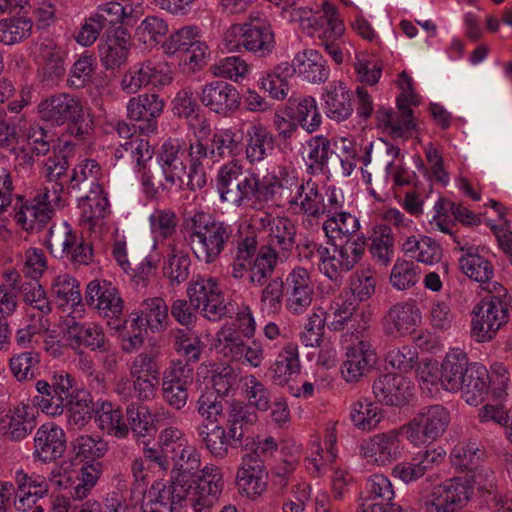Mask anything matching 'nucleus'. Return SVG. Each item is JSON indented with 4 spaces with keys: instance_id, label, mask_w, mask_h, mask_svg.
<instances>
[{
    "instance_id": "obj_56",
    "label": "nucleus",
    "mask_w": 512,
    "mask_h": 512,
    "mask_svg": "<svg viewBox=\"0 0 512 512\" xmlns=\"http://www.w3.org/2000/svg\"><path fill=\"white\" fill-rule=\"evenodd\" d=\"M183 433L173 427L165 428L162 430L158 437V447L163 449L167 454L178 457L176 463L186 465L187 456L189 453H196L193 449L184 447Z\"/></svg>"
},
{
    "instance_id": "obj_50",
    "label": "nucleus",
    "mask_w": 512,
    "mask_h": 512,
    "mask_svg": "<svg viewBox=\"0 0 512 512\" xmlns=\"http://www.w3.org/2000/svg\"><path fill=\"white\" fill-rule=\"evenodd\" d=\"M33 22L26 15L12 16L0 20V42L13 45L29 38L32 34Z\"/></svg>"
},
{
    "instance_id": "obj_49",
    "label": "nucleus",
    "mask_w": 512,
    "mask_h": 512,
    "mask_svg": "<svg viewBox=\"0 0 512 512\" xmlns=\"http://www.w3.org/2000/svg\"><path fill=\"white\" fill-rule=\"evenodd\" d=\"M403 251L411 258L424 264L433 265L442 258L441 246L432 238L423 236L416 238L409 237L402 245Z\"/></svg>"
},
{
    "instance_id": "obj_41",
    "label": "nucleus",
    "mask_w": 512,
    "mask_h": 512,
    "mask_svg": "<svg viewBox=\"0 0 512 512\" xmlns=\"http://www.w3.org/2000/svg\"><path fill=\"white\" fill-rule=\"evenodd\" d=\"M286 261L274 250L261 246L257 255L249 262V283L262 287L273 275L279 262Z\"/></svg>"
},
{
    "instance_id": "obj_60",
    "label": "nucleus",
    "mask_w": 512,
    "mask_h": 512,
    "mask_svg": "<svg viewBox=\"0 0 512 512\" xmlns=\"http://www.w3.org/2000/svg\"><path fill=\"white\" fill-rule=\"evenodd\" d=\"M160 356L161 349L159 347L139 353L131 363L130 376L145 375L157 381L160 374Z\"/></svg>"
},
{
    "instance_id": "obj_42",
    "label": "nucleus",
    "mask_w": 512,
    "mask_h": 512,
    "mask_svg": "<svg viewBox=\"0 0 512 512\" xmlns=\"http://www.w3.org/2000/svg\"><path fill=\"white\" fill-rule=\"evenodd\" d=\"M323 231L329 242L365 237L361 234L360 223L356 216L349 212H340L330 216L323 223Z\"/></svg>"
},
{
    "instance_id": "obj_27",
    "label": "nucleus",
    "mask_w": 512,
    "mask_h": 512,
    "mask_svg": "<svg viewBox=\"0 0 512 512\" xmlns=\"http://www.w3.org/2000/svg\"><path fill=\"white\" fill-rule=\"evenodd\" d=\"M411 101L408 103V96L401 94L397 97L398 113L390 108H379L376 111V118L380 124L389 129L393 137H402L415 129V121L411 105H415L414 96L411 94Z\"/></svg>"
},
{
    "instance_id": "obj_39",
    "label": "nucleus",
    "mask_w": 512,
    "mask_h": 512,
    "mask_svg": "<svg viewBox=\"0 0 512 512\" xmlns=\"http://www.w3.org/2000/svg\"><path fill=\"white\" fill-rule=\"evenodd\" d=\"M28 409L27 405L20 404L0 416V433L12 441H21L29 435L34 428V420L29 417Z\"/></svg>"
},
{
    "instance_id": "obj_52",
    "label": "nucleus",
    "mask_w": 512,
    "mask_h": 512,
    "mask_svg": "<svg viewBox=\"0 0 512 512\" xmlns=\"http://www.w3.org/2000/svg\"><path fill=\"white\" fill-rule=\"evenodd\" d=\"M230 400L220 398L215 391H203L199 396L196 409L198 414L209 423H219L225 418Z\"/></svg>"
},
{
    "instance_id": "obj_62",
    "label": "nucleus",
    "mask_w": 512,
    "mask_h": 512,
    "mask_svg": "<svg viewBox=\"0 0 512 512\" xmlns=\"http://www.w3.org/2000/svg\"><path fill=\"white\" fill-rule=\"evenodd\" d=\"M36 390L38 395L34 397V402L43 412L52 416L61 415L63 413L64 403L60 399V396L56 394V391L53 392L54 387L52 383L39 380L36 383Z\"/></svg>"
},
{
    "instance_id": "obj_59",
    "label": "nucleus",
    "mask_w": 512,
    "mask_h": 512,
    "mask_svg": "<svg viewBox=\"0 0 512 512\" xmlns=\"http://www.w3.org/2000/svg\"><path fill=\"white\" fill-rule=\"evenodd\" d=\"M350 418L359 429L372 430L376 428L382 416L377 405L367 400H359L353 403Z\"/></svg>"
},
{
    "instance_id": "obj_63",
    "label": "nucleus",
    "mask_w": 512,
    "mask_h": 512,
    "mask_svg": "<svg viewBox=\"0 0 512 512\" xmlns=\"http://www.w3.org/2000/svg\"><path fill=\"white\" fill-rule=\"evenodd\" d=\"M129 431L136 436H145L154 430V420L148 408L131 403L126 408Z\"/></svg>"
},
{
    "instance_id": "obj_44",
    "label": "nucleus",
    "mask_w": 512,
    "mask_h": 512,
    "mask_svg": "<svg viewBox=\"0 0 512 512\" xmlns=\"http://www.w3.org/2000/svg\"><path fill=\"white\" fill-rule=\"evenodd\" d=\"M51 293L56 305L65 311L66 307L73 308L78 311V307L82 306V296L79 282L68 274L57 276L51 287Z\"/></svg>"
},
{
    "instance_id": "obj_20",
    "label": "nucleus",
    "mask_w": 512,
    "mask_h": 512,
    "mask_svg": "<svg viewBox=\"0 0 512 512\" xmlns=\"http://www.w3.org/2000/svg\"><path fill=\"white\" fill-rule=\"evenodd\" d=\"M33 458L40 463H52L61 458L66 451V433L54 423H45L35 432Z\"/></svg>"
},
{
    "instance_id": "obj_6",
    "label": "nucleus",
    "mask_w": 512,
    "mask_h": 512,
    "mask_svg": "<svg viewBox=\"0 0 512 512\" xmlns=\"http://www.w3.org/2000/svg\"><path fill=\"white\" fill-rule=\"evenodd\" d=\"M224 46L231 52L248 51L265 57L274 49V33L268 20L250 16L249 21L231 25L223 36Z\"/></svg>"
},
{
    "instance_id": "obj_7",
    "label": "nucleus",
    "mask_w": 512,
    "mask_h": 512,
    "mask_svg": "<svg viewBox=\"0 0 512 512\" xmlns=\"http://www.w3.org/2000/svg\"><path fill=\"white\" fill-rule=\"evenodd\" d=\"M493 287L495 294L484 297L472 311L470 337L478 343L493 340L508 322V305L504 300L507 291L499 283H494Z\"/></svg>"
},
{
    "instance_id": "obj_46",
    "label": "nucleus",
    "mask_w": 512,
    "mask_h": 512,
    "mask_svg": "<svg viewBox=\"0 0 512 512\" xmlns=\"http://www.w3.org/2000/svg\"><path fill=\"white\" fill-rule=\"evenodd\" d=\"M66 53L52 41L43 42L39 46V64L45 79L55 80L64 76Z\"/></svg>"
},
{
    "instance_id": "obj_29",
    "label": "nucleus",
    "mask_w": 512,
    "mask_h": 512,
    "mask_svg": "<svg viewBox=\"0 0 512 512\" xmlns=\"http://www.w3.org/2000/svg\"><path fill=\"white\" fill-rule=\"evenodd\" d=\"M131 326L134 329L152 332L164 331L169 322L168 306L161 297L148 298L144 300L138 311L132 313Z\"/></svg>"
},
{
    "instance_id": "obj_22",
    "label": "nucleus",
    "mask_w": 512,
    "mask_h": 512,
    "mask_svg": "<svg viewBox=\"0 0 512 512\" xmlns=\"http://www.w3.org/2000/svg\"><path fill=\"white\" fill-rule=\"evenodd\" d=\"M421 322V312L414 301L392 305L382 318L385 335L402 337L412 333Z\"/></svg>"
},
{
    "instance_id": "obj_37",
    "label": "nucleus",
    "mask_w": 512,
    "mask_h": 512,
    "mask_svg": "<svg viewBox=\"0 0 512 512\" xmlns=\"http://www.w3.org/2000/svg\"><path fill=\"white\" fill-rule=\"evenodd\" d=\"M290 66L293 74L298 73L311 83H323L329 76L326 61L318 51L313 49L297 53Z\"/></svg>"
},
{
    "instance_id": "obj_18",
    "label": "nucleus",
    "mask_w": 512,
    "mask_h": 512,
    "mask_svg": "<svg viewBox=\"0 0 512 512\" xmlns=\"http://www.w3.org/2000/svg\"><path fill=\"white\" fill-rule=\"evenodd\" d=\"M469 500V487L461 478L446 480L434 488L426 502L428 512H461Z\"/></svg>"
},
{
    "instance_id": "obj_48",
    "label": "nucleus",
    "mask_w": 512,
    "mask_h": 512,
    "mask_svg": "<svg viewBox=\"0 0 512 512\" xmlns=\"http://www.w3.org/2000/svg\"><path fill=\"white\" fill-rule=\"evenodd\" d=\"M246 156L250 163L263 160L273 150L271 133L261 124H252L246 133Z\"/></svg>"
},
{
    "instance_id": "obj_31",
    "label": "nucleus",
    "mask_w": 512,
    "mask_h": 512,
    "mask_svg": "<svg viewBox=\"0 0 512 512\" xmlns=\"http://www.w3.org/2000/svg\"><path fill=\"white\" fill-rule=\"evenodd\" d=\"M186 153L189 167L186 185L191 191L200 190L207 183V173L204 162L209 159H214L215 156L211 151L207 139H199L194 143H190L188 147L186 146Z\"/></svg>"
},
{
    "instance_id": "obj_1",
    "label": "nucleus",
    "mask_w": 512,
    "mask_h": 512,
    "mask_svg": "<svg viewBox=\"0 0 512 512\" xmlns=\"http://www.w3.org/2000/svg\"><path fill=\"white\" fill-rule=\"evenodd\" d=\"M200 467V458L197 453H189L186 465L176 463L171 471V484L164 486L157 484V496L152 500V507L165 509L166 512H175L176 505H191L195 512H210V508L218 502L224 481L221 470L216 466H205L200 474H196Z\"/></svg>"
},
{
    "instance_id": "obj_61",
    "label": "nucleus",
    "mask_w": 512,
    "mask_h": 512,
    "mask_svg": "<svg viewBox=\"0 0 512 512\" xmlns=\"http://www.w3.org/2000/svg\"><path fill=\"white\" fill-rule=\"evenodd\" d=\"M167 32L168 24L157 16L146 17L136 29L139 41L147 46L160 43Z\"/></svg>"
},
{
    "instance_id": "obj_30",
    "label": "nucleus",
    "mask_w": 512,
    "mask_h": 512,
    "mask_svg": "<svg viewBox=\"0 0 512 512\" xmlns=\"http://www.w3.org/2000/svg\"><path fill=\"white\" fill-rule=\"evenodd\" d=\"M282 114L293 118L308 133L315 132L322 122L316 100L312 96H290L282 107Z\"/></svg>"
},
{
    "instance_id": "obj_28",
    "label": "nucleus",
    "mask_w": 512,
    "mask_h": 512,
    "mask_svg": "<svg viewBox=\"0 0 512 512\" xmlns=\"http://www.w3.org/2000/svg\"><path fill=\"white\" fill-rule=\"evenodd\" d=\"M130 47V35L123 26L107 30L104 42L99 46L100 60L110 70L119 68L127 60Z\"/></svg>"
},
{
    "instance_id": "obj_25",
    "label": "nucleus",
    "mask_w": 512,
    "mask_h": 512,
    "mask_svg": "<svg viewBox=\"0 0 512 512\" xmlns=\"http://www.w3.org/2000/svg\"><path fill=\"white\" fill-rule=\"evenodd\" d=\"M196 434L200 444L217 459H225L232 450L242 445L229 429L220 423L212 427L208 423H201L196 428Z\"/></svg>"
},
{
    "instance_id": "obj_40",
    "label": "nucleus",
    "mask_w": 512,
    "mask_h": 512,
    "mask_svg": "<svg viewBox=\"0 0 512 512\" xmlns=\"http://www.w3.org/2000/svg\"><path fill=\"white\" fill-rule=\"evenodd\" d=\"M289 204L298 206L303 213L315 218L326 213L325 197L311 179L297 185L296 195L289 200Z\"/></svg>"
},
{
    "instance_id": "obj_34",
    "label": "nucleus",
    "mask_w": 512,
    "mask_h": 512,
    "mask_svg": "<svg viewBox=\"0 0 512 512\" xmlns=\"http://www.w3.org/2000/svg\"><path fill=\"white\" fill-rule=\"evenodd\" d=\"M459 250L465 252V254L459 258V266L462 272L470 279L481 284H486L485 289L488 290L490 294H495L493 287L495 282H490L494 276L492 263L476 253V249L472 246H459Z\"/></svg>"
},
{
    "instance_id": "obj_3",
    "label": "nucleus",
    "mask_w": 512,
    "mask_h": 512,
    "mask_svg": "<svg viewBox=\"0 0 512 512\" xmlns=\"http://www.w3.org/2000/svg\"><path fill=\"white\" fill-rule=\"evenodd\" d=\"M183 227L194 257L207 265L216 262L237 236L232 224L202 210L185 216Z\"/></svg>"
},
{
    "instance_id": "obj_38",
    "label": "nucleus",
    "mask_w": 512,
    "mask_h": 512,
    "mask_svg": "<svg viewBox=\"0 0 512 512\" xmlns=\"http://www.w3.org/2000/svg\"><path fill=\"white\" fill-rule=\"evenodd\" d=\"M225 418V426L241 444L250 428L258 421V415L254 408L239 400L229 402Z\"/></svg>"
},
{
    "instance_id": "obj_5",
    "label": "nucleus",
    "mask_w": 512,
    "mask_h": 512,
    "mask_svg": "<svg viewBox=\"0 0 512 512\" xmlns=\"http://www.w3.org/2000/svg\"><path fill=\"white\" fill-rule=\"evenodd\" d=\"M37 111L39 118L53 127L67 125L69 134L78 140H83L92 129L86 121L82 101L70 93L57 92L45 97Z\"/></svg>"
},
{
    "instance_id": "obj_36",
    "label": "nucleus",
    "mask_w": 512,
    "mask_h": 512,
    "mask_svg": "<svg viewBox=\"0 0 512 512\" xmlns=\"http://www.w3.org/2000/svg\"><path fill=\"white\" fill-rule=\"evenodd\" d=\"M263 477L264 465L262 462L251 457H243L236 475L239 491L249 498L261 495L266 489Z\"/></svg>"
},
{
    "instance_id": "obj_64",
    "label": "nucleus",
    "mask_w": 512,
    "mask_h": 512,
    "mask_svg": "<svg viewBox=\"0 0 512 512\" xmlns=\"http://www.w3.org/2000/svg\"><path fill=\"white\" fill-rule=\"evenodd\" d=\"M219 352L230 361H240L242 359L243 340L241 334L232 329H222L217 334Z\"/></svg>"
},
{
    "instance_id": "obj_12",
    "label": "nucleus",
    "mask_w": 512,
    "mask_h": 512,
    "mask_svg": "<svg viewBox=\"0 0 512 512\" xmlns=\"http://www.w3.org/2000/svg\"><path fill=\"white\" fill-rule=\"evenodd\" d=\"M345 356L341 374L348 383H357L366 377L378 361L374 343L367 335L357 336L355 341L347 346Z\"/></svg>"
},
{
    "instance_id": "obj_14",
    "label": "nucleus",
    "mask_w": 512,
    "mask_h": 512,
    "mask_svg": "<svg viewBox=\"0 0 512 512\" xmlns=\"http://www.w3.org/2000/svg\"><path fill=\"white\" fill-rule=\"evenodd\" d=\"M172 74L171 66L166 61L149 59L123 75L121 88L131 94L148 85L166 86L172 82Z\"/></svg>"
},
{
    "instance_id": "obj_11",
    "label": "nucleus",
    "mask_w": 512,
    "mask_h": 512,
    "mask_svg": "<svg viewBox=\"0 0 512 512\" xmlns=\"http://www.w3.org/2000/svg\"><path fill=\"white\" fill-rule=\"evenodd\" d=\"M85 300L101 317L108 319L107 324L111 329L119 330L126 323L124 301L112 282L104 279L90 281L86 287Z\"/></svg>"
},
{
    "instance_id": "obj_17",
    "label": "nucleus",
    "mask_w": 512,
    "mask_h": 512,
    "mask_svg": "<svg viewBox=\"0 0 512 512\" xmlns=\"http://www.w3.org/2000/svg\"><path fill=\"white\" fill-rule=\"evenodd\" d=\"M401 434L403 435L400 427L363 440L360 445L361 454L368 462L387 465L401 457Z\"/></svg>"
},
{
    "instance_id": "obj_23",
    "label": "nucleus",
    "mask_w": 512,
    "mask_h": 512,
    "mask_svg": "<svg viewBox=\"0 0 512 512\" xmlns=\"http://www.w3.org/2000/svg\"><path fill=\"white\" fill-rule=\"evenodd\" d=\"M53 209L48 201V193H38L31 201L22 203L15 213V221L27 232H41L51 221Z\"/></svg>"
},
{
    "instance_id": "obj_4",
    "label": "nucleus",
    "mask_w": 512,
    "mask_h": 512,
    "mask_svg": "<svg viewBox=\"0 0 512 512\" xmlns=\"http://www.w3.org/2000/svg\"><path fill=\"white\" fill-rule=\"evenodd\" d=\"M440 381L445 390L461 391L465 401L477 405L488 390L489 374L485 367L469 363L462 351L449 352L441 366Z\"/></svg>"
},
{
    "instance_id": "obj_9",
    "label": "nucleus",
    "mask_w": 512,
    "mask_h": 512,
    "mask_svg": "<svg viewBox=\"0 0 512 512\" xmlns=\"http://www.w3.org/2000/svg\"><path fill=\"white\" fill-rule=\"evenodd\" d=\"M187 296L193 309L210 321H219L223 317H232L234 304L226 302L217 279L197 275L187 287Z\"/></svg>"
},
{
    "instance_id": "obj_32",
    "label": "nucleus",
    "mask_w": 512,
    "mask_h": 512,
    "mask_svg": "<svg viewBox=\"0 0 512 512\" xmlns=\"http://www.w3.org/2000/svg\"><path fill=\"white\" fill-rule=\"evenodd\" d=\"M372 389L379 402L390 406L403 405L412 396L409 382L396 374L381 375L374 381Z\"/></svg>"
},
{
    "instance_id": "obj_54",
    "label": "nucleus",
    "mask_w": 512,
    "mask_h": 512,
    "mask_svg": "<svg viewBox=\"0 0 512 512\" xmlns=\"http://www.w3.org/2000/svg\"><path fill=\"white\" fill-rule=\"evenodd\" d=\"M207 141L215 158H233L241 151V143L236 139V134L230 129L214 131L207 138Z\"/></svg>"
},
{
    "instance_id": "obj_2",
    "label": "nucleus",
    "mask_w": 512,
    "mask_h": 512,
    "mask_svg": "<svg viewBox=\"0 0 512 512\" xmlns=\"http://www.w3.org/2000/svg\"><path fill=\"white\" fill-rule=\"evenodd\" d=\"M216 187L223 203L236 208H258L274 198L283 188V181L276 176L261 178L244 169L237 160H231L218 170Z\"/></svg>"
},
{
    "instance_id": "obj_58",
    "label": "nucleus",
    "mask_w": 512,
    "mask_h": 512,
    "mask_svg": "<svg viewBox=\"0 0 512 512\" xmlns=\"http://www.w3.org/2000/svg\"><path fill=\"white\" fill-rule=\"evenodd\" d=\"M193 383V368L188 362L182 359H173L164 369L161 385L163 388L168 387H190Z\"/></svg>"
},
{
    "instance_id": "obj_13",
    "label": "nucleus",
    "mask_w": 512,
    "mask_h": 512,
    "mask_svg": "<svg viewBox=\"0 0 512 512\" xmlns=\"http://www.w3.org/2000/svg\"><path fill=\"white\" fill-rule=\"evenodd\" d=\"M158 158L164 179L160 181L161 189L169 192L174 186L181 187L189 174L186 146L168 140L162 145Z\"/></svg>"
},
{
    "instance_id": "obj_47",
    "label": "nucleus",
    "mask_w": 512,
    "mask_h": 512,
    "mask_svg": "<svg viewBox=\"0 0 512 512\" xmlns=\"http://www.w3.org/2000/svg\"><path fill=\"white\" fill-rule=\"evenodd\" d=\"M300 371L298 347L296 344H287L279 352L276 361L270 367L271 378L278 385H284L293 374Z\"/></svg>"
},
{
    "instance_id": "obj_24",
    "label": "nucleus",
    "mask_w": 512,
    "mask_h": 512,
    "mask_svg": "<svg viewBox=\"0 0 512 512\" xmlns=\"http://www.w3.org/2000/svg\"><path fill=\"white\" fill-rule=\"evenodd\" d=\"M446 452L443 448L420 451L411 460L398 463L392 469V476L405 484L416 481L433 467L442 463Z\"/></svg>"
},
{
    "instance_id": "obj_19",
    "label": "nucleus",
    "mask_w": 512,
    "mask_h": 512,
    "mask_svg": "<svg viewBox=\"0 0 512 512\" xmlns=\"http://www.w3.org/2000/svg\"><path fill=\"white\" fill-rule=\"evenodd\" d=\"M164 106V100L156 93L139 94L128 101L127 117L139 122L141 133L149 135L157 131V119L163 113Z\"/></svg>"
},
{
    "instance_id": "obj_45",
    "label": "nucleus",
    "mask_w": 512,
    "mask_h": 512,
    "mask_svg": "<svg viewBox=\"0 0 512 512\" xmlns=\"http://www.w3.org/2000/svg\"><path fill=\"white\" fill-rule=\"evenodd\" d=\"M102 175L100 165L93 159H84L77 164L67 183V190H100L98 181Z\"/></svg>"
},
{
    "instance_id": "obj_55",
    "label": "nucleus",
    "mask_w": 512,
    "mask_h": 512,
    "mask_svg": "<svg viewBox=\"0 0 512 512\" xmlns=\"http://www.w3.org/2000/svg\"><path fill=\"white\" fill-rule=\"evenodd\" d=\"M484 450H481L474 441L459 443L451 451V462L453 466L462 471L472 472L484 457Z\"/></svg>"
},
{
    "instance_id": "obj_8",
    "label": "nucleus",
    "mask_w": 512,
    "mask_h": 512,
    "mask_svg": "<svg viewBox=\"0 0 512 512\" xmlns=\"http://www.w3.org/2000/svg\"><path fill=\"white\" fill-rule=\"evenodd\" d=\"M301 26L309 35L318 32L319 45L337 64L344 61L342 45L345 26L338 18L334 5L325 1L322 4V12L301 16Z\"/></svg>"
},
{
    "instance_id": "obj_15",
    "label": "nucleus",
    "mask_w": 512,
    "mask_h": 512,
    "mask_svg": "<svg viewBox=\"0 0 512 512\" xmlns=\"http://www.w3.org/2000/svg\"><path fill=\"white\" fill-rule=\"evenodd\" d=\"M283 281L286 309L293 315L303 314L311 305L314 295L310 271L305 267L296 266L289 271Z\"/></svg>"
},
{
    "instance_id": "obj_57",
    "label": "nucleus",
    "mask_w": 512,
    "mask_h": 512,
    "mask_svg": "<svg viewBox=\"0 0 512 512\" xmlns=\"http://www.w3.org/2000/svg\"><path fill=\"white\" fill-rule=\"evenodd\" d=\"M76 236L67 223L52 225L48 229L47 247L54 257L62 259L73 246Z\"/></svg>"
},
{
    "instance_id": "obj_26",
    "label": "nucleus",
    "mask_w": 512,
    "mask_h": 512,
    "mask_svg": "<svg viewBox=\"0 0 512 512\" xmlns=\"http://www.w3.org/2000/svg\"><path fill=\"white\" fill-rule=\"evenodd\" d=\"M115 131L120 137L129 139L116 149L115 157L118 159L125 158L135 163L137 167L145 168L154 154L149 142L139 137H133L136 132L135 126L125 121H118L115 125Z\"/></svg>"
},
{
    "instance_id": "obj_33",
    "label": "nucleus",
    "mask_w": 512,
    "mask_h": 512,
    "mask_svg": "<svg viewBox=\"0 0 512 512\" xmlns=\"http://www.w3.org/2000/svg\"><path fill=\"white\" fill-rule=\"evenodd\" d=\"M324 111L328 118L340 122L353 113L352 94L343 82L331 83L322 94Z\"/></svg>"
},
{
    "instance_id": "obj_21",
    "label": "nucleus",
    "mask_w": 512,
    "mask_h": 512,
    "mask_svg": "<svg viewBox=\"0 0 512 512\" xmlns=\"http://www.w3.org/2000/svg\"><path fill=\"white\" fill-rule=\"evenodd\" d=\"M64 334L73 349L89 348L92 351H109L102 327L96 323L79 322L73 316H67L63 321Z\"/></svg>"
},
{
    "instance_id": "obj_51",
    "label": "nucleus",
    "mask_w": 512,
    "mask_h": 512,
    "mask_svg": "<svg viewBox=\"0 0 512 512\" xmlns=\"http://www.w3.org/2000/svg\"><path fill=\"white\" fill-rule=\"evenodd\" d=\"M293 75V69L288 62L278 64L261 80L262 88L276 100H284L289 93L288 78Z\"/></svg>"
},
{
    "instance_id": "obj_53",
    "label": "nucleus",
    "mask_w": 512,
    "mask_h": 512,
    "mask_svg": "<svg viewBox=\"0 0 512 512\" xmlns=\"http://www.w3.org/2000/svg\"><path fill=\"white\" fill-rule=\"evenodd\" d=\"M171 253L163 271L172 285H179L189 277L191 259L188 253L178 250L175 244H170Z\"/></svg>"
},
{
    "instance_id": "obj_43",
    "label": "nucleus",
    "mask_w": 512,
    "mask_h": 512,
    "mask_svg": "<svg viewBox=\"0 0 512 512\" xmlns=\"http://www.w3.org/2000/svg\"><path fill=\"white\" fill-rule=\"evenodd\" d=\"M96 422L98 427L110 436L123 439L129 435V426L122 409L111 402H103L97 408Z\"/></svg>"
},
{
    "instance_id": "obj_16",
    "label": "nucleus",
    "mask_w": 512,
    "mask_h": 512,
    "mask_svg": "<svg viewBox=\"0 0 512 512\" xmlns=\"http://www.w3.org/2000/svg\"><path fill=\"white\" fill-rule=\"evenodd\" d=\"M199 100L209 111L222 117H229L241 104V97L234 85L215 80L205 84L199 93Z\"/></svg>"
},
{
    "instance_id": "obj_35",
    "label": "nucleus",
    "mask_w": 512,
    "mask_h": 512,
    "mask_svg": "<svg viewBox=\"0 0 512 512\" xmlns=\"http://www.w3.org/2000/svg\"><path fill=\"white\" fill-rule=\"evenodd\" d=\"M296 233L297 227L290 218L275 217L264 246L287 260L296 244Z\"/></svg>"
},
{
    "instance_id": "obj_10",
    "label": "nucleus",
    "mask_w": 512,
    "mask_h": 512,
    "mask_svg": "<svg viewBox=\"0 0 512 512\" xmlns=\"http://www.w3.org/2000/svg\"><path fill=\"white\" fill-rule=\"evenodd\" d=\"M450 423V413L442 405L420 408L401 431L413 445L432 443L442 437Z\"/></svg>"
}]
</instances>
